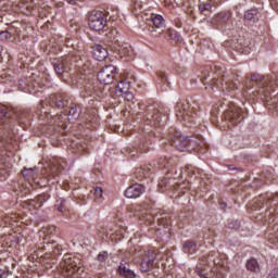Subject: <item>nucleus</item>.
<instances>
[{
	"instance_id": "aec40b11",
	"label": "nucleus",
	"mask_w": 278,
	"mask_h": 278,
	"mask_svg": "<svg viewBox=\"0 0 278 278\" xmlns=\"http://www.w3.org/2000/svg\"><path fill=\"white\" fill-rule=\"evenodd\" d=\"M195 273L200 278H214V273L212 271L210 266L204 267L203 265H200L195 267Z\"/></svg>"
},
{
	"instance_id": "49530a36",
	"label": "nucleus",
	"mask_w": 278,
	"mask_h": 278,
	"mask_svg": "<svg viewBox=\"0 0 278 278\" xmlns=\"http://www.w3.org/2000/svg\"><path fill=\"white\" fill-rule=\"evenodd\" d=\"M70 5H75L77 4V1H83V0H66Z\"/></svg>"
},
{
	"instance_id": "423d86ee",
	"label": "nucleus",
	"mask_w": 278,
	"mask_h": 278,
	"mask_svg": "<svg viewBox=\"0 0 278 278\" xmlns=\"http://www.w3.org/2000/svg\"><path fill=\"white\" fill-rule=\"evenodd\" d=\"M61 268H63V270L66 273H70V275H75V273H84L81 260H79V257L72 256L71 254H65L63 256Z\"/></svg>"
},
{
	"instance_id": "473e14b6",
	"label": "nucleus",
	"mask_w": 278,
	"mask_h": 278,
	"mask_svg": "<svg viewBox=\"0 0 278 278\" xmlns=\"http://www.w3.org/2000/svg\"><path fill=\"white\" fill-rule=\"evenodd\" d=\"M213 5H212V1H207V2H202L199 4V10L200 12H210V10H212Z\"/></svg>"
},
{
	"instance_id": "4468645a",
	"label": "nucleus",
	"mask_w": 278,
	"mask_h": 278,
	"mask_svg": "<svg viewBox=\"0 0 278 278\" xmlns=\"http://www.w3.org/2000/svg\"><path fill=\"white\" fill-rule=\"evenodd\" d=\"M50 108H66L68 105V100H66V94L64 93H53L48 100Z\"/></svg>"
},
{
	"instance_id": "052dcab7",
	"label": "nucleus",
	"mask_w": 278,
	"mask_h": 278,
	"mask_svg": "<svg viewBox=\"0 0 278 278\" xmlns=\"http://www.w3.org/2000/svg\"><path fill=\"white\" fill-rule=\"evenodd\" d=\"M3 31V29L0 28V34Z\"/></svg>"
},
{
	"instance_id": "dca6fc26",
	"label": "nucleus",
	"mask_w": 278,
	"mask_h": 278,
	"mask_svg": "<svg viewBox=\"0 0 278 278\" xmlns=\"http://www.w3.org/2000/svg\"><path fill=\"white\" fill-rule=\"evenodd\" d=\"M83 97H92V99H101L103 97V88L97 85H89L83 91Z\"/></svg>"
},
{
	"instance_id": "a878e982",
	"label": "nucleus",
	"mask_w": 278,
	"mask_h": 278,
	"mask_svg": "<svg viewBox=\"0 0 278 278\" xmlns=\"http://www.w3.org/2000/svg\"><path fill=\"white\" fill-rule=\"evenodd\" d=\"M62 169H64V166L62 164H52L50 166V173L47 177H58Z\"/></svg>"
},
{
	"instance_id": "0eeeda50",
	"label": "nucleus",
	"mask_w": 278,
	"mask_h": 278,
	"mask_svg": "<svg viewBox=\"0 0 278 278\" xmlns=\"http://www.w3.org/2000/svg\"><path fill=\"white\" fill-rule=\"evenodd\" d=\"M89 27L93 31H103L108 27V17L101 11H93L89 16Z\"/></svg>"
},
{
	"instance_id": "de8ad7c7",
	"label": "nucleus",
	"mask_w": 278,
	"mask_h": 278,
	"mask_svg": "<svg viewBox=\"0 0 278 278\" xmlns=\"http://www.w3.org/2000/svg\"><path fill=\"white\" fill-rule=\"evenodd\" d=\"M86 128L87 129H97V126H94L93 124H87Z\"/></svg>"
},
{
	"instance_id": "393cba45",
	"label": "nucleus",
	"mask_w": 278,
	"mask_h": 278,
	"mask_svg": "<svg viewBox=\"0 0 278 278\" xmlns=\"http://www.w3.org/2000/svg\"><path fill=\"white\" fill-rule=\"evenodd\" d=\"M119 274L126 278H136V273L123 263L119 265Z\"/></svg>"
},
{
	"instance_id": "5fc2aeb1",
	"label": "nucleus",
	"mask_w": 278,
	"mask_h": 278,
	"mask_svg": "<svg viewBox=\"0 0 278 278\" xmlns=\"http://www.w3.org/2000/svg\"><path fill=\"white\" fill-rule=\"evenodd\" d=\"M49 229H50V230L48 231V233H53V231H55V227H53V226L50 227Z\"/></svg>"
},
{
	"instance_id": "e433bc0d",
	"label": "nucleus",
	"mask_w": 278,
	"mask_h": 278,
	"mask_svg": "<svg viewBox=\"0 0 278 278\" xmlns=\"http://www.w3.org/2000/svg\"><path fill=\"white\" fill-rule=\"evenodd\" d=\"M10 38H12V34H10V31L2 30L0 33V40H10Z\"/></svg>"
},
{
	"instance_id": "58836bf2",
	"label": "nucleus",
	"mask_w": 278,
	"mask_h": 278,
	"mask_svg": "<svg viewBox=\"0 0 278 278\" xmlns=\"http://www.w3.org/2000/svg\"><path fill=\"white\" fill-rule=\"evenodd\" d=\"M126 101H132L134 99V93L127 91L126 93L121 94Z\"/></svg>"
},
{
	"instance_id": "6ab92c4d",
	"label": "nucleus",
	"mask_w": 278,
	"mask_h": 278,
	"mask_svg": "<svg viewBox=\"0 0 278 278\" xmlns=\"http://www.w3.org/2000/svg\"><path fill=\"white\" fill-rule=\"evenodd\" d=\"M154 261H155V254L151 253V254L144 255L140 264L141 273H149V270L153 268Z\"/></svg>"
},
{
	"instance_id": "b1692460",
	"label": "nucleus",
	"mask_w": 278,
	"mask_h": 278,
	"mask_svg": "<svg viewBox=\"0 0 278 278\" xmlns=\"http://www.w3.org/2000/svg\"><path fill=\"white\" fill-rule=\"evenodd\" d=\"M23 177L28 179V181H35V184H38L39 186H42L39 181L36 180V169L34 168H25L23 172Z\"/></svg>"
},
{
	"instance_id": "4c0bfd02",
	"label": "nucleus",
	"mask_w": 278,
	"mask_h": 278,
	"mask_svg": "<svg viewBox=\"0 0 278 278\" xmlns=\"http://www.w3.org/2000/svg\"><path fill=\"white\" fill-rule=\"evenodd\" d=\"M157 77L161 79L162 84H168V76L164 72H157Z\"/></svg>"
},
{
	"instance_id": "864d4df0",
	"label": "nucleus",
	"mask_w": 278,
	"mask_h": 278,
	"mask_svg": "<svg viewBox=\"0 0 278 278\" xmlns=\"http://www.w3.org/2000/svg\"><path fill=\"white\" fill-rule=\"evenodd\" d=\"M194 138H195V140H203V136H201V135H195Z\"/></svg>"
},
{
	"instance_id": "f257e3e1",
	"label": "nucleus",
	"mask_w": 278,
	"mask_h": 278,
	"mask_svg": "<svg viewBox=\"0 0 278 278\" xmlns=\"http://www.w3.org/2000/svg\"><path fill=\"white\" fill-rule=\"evenodd\" d=\"M270 92H275V85H273V79H270V77H260L258 89H249L245 91V97H248V94L261 97V99L265 101V105L268 108V110L278 111V98L270 97Z\"/></svg>"
},
{
	"instance_id": "13d9d810",
	"label": "nucleus",
	"mask_w": 278,
	"mask_h": 278,
	"mask_svg": "<svg viewBox=\"0 0 278 278\" xmlns=\"http://www.w3.org/2000/svg\"><path fill=\"white\" fill-rule=\"evenodd\" d=\"M70 143H71V147H73L74 142H73V141H70Z\"/></svg>"
},
{
	"instance_id": "f3484780",
	"label": "nucleus",
	"mask_w": 278,
	"mask_h": 278,
	"mask_svg": "<svg viewBox=\"0 0 278 278\" xmlns=\"http://www.w3.org/2000/svg\"><path fill=\"white\" fill-rule=\"evenodd\" d=\"M10 160L8 157H3V154H0V181H5L8 177H10Z\"/></svg>"
},
{
	"instance_id": "c85d7f7f",
	"label": "nucleus",
	"mask_w": 278,
	"mask_h": 278,
	"mask_svg": "<svg viewBox=\"0 0 278 278\" xmlns=\"http://www.w3.org/2000/svg\"><path fill=\"white\" fill-rule=\"evenodd\" d=\"M245 266L251 273H257L260 270V264H257L255 258L249 260Z\"/></svg>"
},
{
	"instance_id": "39448f33",
	"label": "nucleus",
	"mask_w": 278,
	"mask_h": 278,
	"mask_svg": "<svg viewBox=\"0 0 278 278\" xmlns=\"http://www.w3.org/2000/svg\"><path fill=\"white\" fill-rule=\"evenodd\" d=\"M9 118L10 115H8V109L3 105H0V121H4V124L2 126V139L15 140V138H18V134L14 129V123Z\"/></svg>"
},
{
	"instance_id": "7c9ffc66",
	"label": "nucleus",
	"mask_w": 278,
	"mask_h": 278,
	"mask_svg": "<svg viewBox=\"0 0 278 278\" xmlns=\"http://www.w3.org/2000/svg\"><path fill=\"white\" fill-rule=\"evenodd\" d=\"M140 177H151V165H143L139 169Z\"/></svg>"
},
{
	"instance_id": "ddd939ff",
	"label": "nucleus",
	"mask_w": 278,
	"mask_h": 278,
	"mask_svg": "<svg viewBox=\"0 0 278 278\" xmlns=\"http://www.w3.org/2000/svg\"><path fill=\"white\" fill-rule=\"evenodd\" d=\"M71 58L63 56L61 59H54L52 61V66L56 73V75H64L68 68H71Z\"/></svg>"
},
{
	"instance_id": "c756f323",
	"label": "nucleus",
	"mask_w": 278,
	"mask_h": 278,
	"mask_svg": "<svg viewBox=\"0 0 278 278\" xmlns=\"http://www.w3.org/2000/svg\"><path fill=\"white\" fill-rule=\"evenodd\" d=\"M188 144H190V141H188V140H175L174 141V147H176V149L178 151H186L188 149Z\"/></svg>"
},
{
	"instance_id": "a19ab883",
	"label": "nucleus",
	"mask_w": 278,
	"mask_h": 278,
	"mask_svg": "<svg viewBox=\"0 0 278 278\" xmlns=\"http://www.w3.org/2000/svg\"><path fill=\"white\" fill-rule=\"evenodd\" d=\"M169 36L173 40H177L178 42H179V40H181V36H179V34H177V31H174V33L172 31Z\"/></svg>"
},
{
	"instance_id": "3c124183",
	"label": "nucleus",
	"mask_w": 278,
	"mask_h": 278,
	"mask_svg": "<svg viewBox=\"0 0 278 278\" xmlns=\"http://www.w3.org/2000/svg\"><path fill=\"white\" fill-rule=\"evenodd\" d=\"M52 147H60V141L59 140L52 141Z\"/></svg>"
},
{
	"instance_id": "5701e85b",
	"label": "nucleus",
	"mask_w": 278,
	"mask_h": 278,
	"mask_svg": "<svg viewBox=\"0 0 278 278\" xmlns=\"http://www.w3.org/2000/svg\"><path fill=\"white\" fill-rule=\"evenodd\" d=\"M129 92V81L127 80H121L117 84V87L115 89V93L117 94V97H121V94L127 93Z\"/></svg>"
},
{
	"instance_id": "a211bd4d",
	"label": "nucleus",
	"mask_w": 278,
	"mask_h": 278,
	"mask_svg": "<svg viewBox=\"0 0 278 278\" xmlns=\"http://www.w3.org/2000/svg\"><path fill=\"white\" fill-rule=\"evenodd\" d=\"M92 55L98 62H103L109 55L108 49L101 45H94L91 48Z\"/></svg>"
},
{
	"instance_id": "6e6552de",
	"label": "nucleus",
	"mask_w": 278,
	"mask_h": 278,
	"mask_svg": "<svg viewBox=\"0 0 278 278\" xmlns=\"http://www.w3.org/2000/svg\"><path fill=\"white\" fill-rule=\"evenodd\" d=\"M116 75H118V70L114 65H106L102 67V70L98 73V79L100 84H104L109 86L110 84H114V79H116Z\"/></svg>"
},
{
	"instance_id": "4d7b16f0",
	"label": "nucleus",
	"mask_w": 278,
	"mask_h": 278,
	"mask_svg": "<svg viewBox=\"0 0 278 278\" xmlns=\"http://www.w3.org/2000/svg\"><path fill=\"white\" fill-rule=\"evenodd\" d=\"M58 210H59V212H64V211L62 210V206H59Z\"/></svg>"
},
{
	"instance_id": "bf43d9fd",
	"label": "nucleus",
	"mask_w": 278,
	"mask_h": 278,
	"mask_svg": "<svg viewBox=\"0 0 278 278\" xmlns=\"http://www.w3.org/2000/svg\"><path fill=\"white\" fill-rule=\"evenodd\" d=\"M38 207H42V204H41V203H39Z\"/></svg>"
},
{
	"instance_id": "79ce46f5",
	"label": "nucleus",
	"mask_w": 278,
	"mask_h": 278,
	"mask_svg": "<svg viewBox=\"0 0 278 278\" xmlns=\"http://www.w3.org/2000/svg\"><path fill=\"white\" fill-rule=\"evenodd\" d=\"M105 257H108V252H102L98 255L99 262H103V260H105Z\"/></svg>"
},
{
	"instance_id": "bb28decb",
	"label": "nucleus",
	"mask_w": 278,
	"mask_h": 278,
	"mask_svg": "<svg viewBox=\"0 0 278 278\" xmlns=\"http://www.w3.org/2000/svg\"><path fill=\"white\" fill-rule=\"evenodd\" d=\"M119 53L121 55H124L126 58H134V50L131 49V46H129L128 43L123 45L119 48Z\"/></svg>"
},
{
	"instance_id": "603ef678",
	"label": "nucleus",
	"mask_w": 278,
	"mask_h": 278,
	"mask_svg": "<svg viewBox=\"0 0 278 278\" xmlns=\"http://www.w3.org/2000/svg\"><path fill=\"white\" fill-rule=\"evenodd\" d=\"M251 79L252 81H260V78L256 75H253Z\"/></svg>"
},
{
	"instance_id": "f03ea898",
	"label": "nucleus",
	"mask_w": 278,
	"mask_h": 278,
	"mask_svg": "<svg viewBox=\"0 0 278 278\" xmlns=\"http://www.w3.org/2000/svg\"><path fill=\"white\" fill-rule=\"evenodd\" d=\"M210 86L212 90H222L224 94L233 97V92L240 87V79L238 75L224 74L220 78H213Z\"/></svg>"
},
{
	"instance_id": "c9c22d12",
	"label": "nucleus",
	"mask_w": 278,
	"mask_h": 278,
	"mask_svg": "<svg viewBox=\"0 0 278 278\" xmlns=\"http://www.w3.org/2000/svg\"><path fill=\"white\" fill-rule=\"evenodd\" d=\"M93 197L94 199H101L103 197V188L96 187L93 190Z\"/></svg>"
},
{
	"instance_id": "a18cd8bd",
	"label": "nucleus",
	"mask_w": 278,
	"mask_h": 278,
	"mask_svg": "<svg viewBox=\"0 0 278 278\" xmlns=\"http://www.w3.org/2000/svg\"><path fill=\"white\" fill-rule=\"evenodd\" d=\"M175 25H176V27L181 28V27H182L181 20L176 18V20H175Z\"/></svg>"
},
{
	"instance_id": "1a4fd4ad",
	"label": "nucleus",
	"mask_w": 278,
	"mask_h": 278,
	"mask_svg": "<svg viewBox=\"0 0 278 278\" xmlns=\"http://www.w3.org/2000/svg\"><path fill=\"white\" fill-rule=\"evenodd\" d=\"M35 255L36 257H46L47 260H49L51 255H53L54 257L56 255H62V249H60V247H58V243L55 242L47 243L46 245L39 248L35 252Z\"/></svg>"
},
{
	"instance_id": "ea45409f",
	"label": "nucleus",
	"mask_w": 278,
	"mask_h": 278,
	"mask_svg": "<svg viewBox=\"0 0 278 278\" xmlns=\"http://www.w3.org/2000/svg\"><path fill=\"white\" fill-rule=\"evenodd\" d=\"M187 168L189 170V175H197V173H199V168H197L192 165H189Z\"/></svg>"
},
{
	"instance_id": "2f4dec72",
	"label": "nucleus",
	"mask_w": 278,
	"mask_h": 278,
	"mask_svg": "<svg viewBox=\"0 0 278 278\" xmlns=\"http://www.w3.org/2000/svg\"><path fill=\"white\" fill-rule=\"evenodd\" d=\"M18 89L22 90V92H27V90H29L27 78H22L18 80Z\"/></svg>"
},
{
	"instance_id": "20e7f679",
	"label": "nucleus",
	"mask_w": 278,
	"mask_h": 278,
	"mask_svg": "<svg viewBox=\"0 0 278 278\" xmlns=\"http://www.w3.org/2000/svg\"><path fill=\"white\" fill-rule=\"evenodd\" d=\"M242 118V109L236 105V103L229 102L228 109L222 115L224 129H231V127H236Z\"/></svg>"
},
{
	"instance_id": "72a5a7b5",
	"label": "nucleus",
	"mask_w": 278,
	"mask_h": 278,
	"mask_svg": "<svg viewBox=\"0 0 278 278\" xmlns=\"http://www.w3.org/2000/svg\"><path fill=\"white\" fill-rule=\"evenodd\" d=\"M229 13H219L217 14L216 18L219 23H227V21H229Z\"/></svg>"
},
{
	"instance_id": "9b49d317",
	"label": "nucleus",
	"mask_w": 278,
	"mask_h": 278,
	"mask_svg": "<svg viewBox=\"0 0 278 278\" xmlns=\"http://www.w3.org/2000/svg\"><path fill=\"white\" fill-rule=\"evenodd\" d=\"M176 116L178 121H190L192 118V111H190V103L188 101L177 102Z\"/></svg>"
},
{
	"instance_id": "cd10ccee",
	"label": "nucleus",
	"mask_w": 278,
	"mask_h": 278,
	"mask_svg": "<svg viewBox=\"0 0 278 278\" xmlns=\"http://www.w3.org/2000/svg\"><path fill=\"white\" fill-rule=\"evenodd\" d=\"M151 21L157 29H162V27H164V17L162 15H152Z\"/></svg>"
},
{
	"instance_id": "09e8293b",
	"label": "nucleus",
	"mask_w": 278,
	"mask_h": 278,
	"mask_svg": "<svg viewBox=\"0 0 278 278\" xmlns=\"http://www.w3.org/2000/svg\"><path fill=\"white\" fill-rule=\"evenodd\" d=\"M0 278H8V273L0 270Z\"/></svg>"
},
{
	"instance_id": "9d476101",
	"label": "nucleus",
	"mask_w": 278,
	"mask_h": 278,
	"mask_svg": "<svg viewBox=\"0 0 278 278\" xmlns=\"http://www.w3.org/2000/svg\"><path fill=\"white\" fill-rule=\"evenodd\" d=\"M147 112V119L152 127H162L163 123H166V116L162 117L160 110L153 108L152 105L148 106Z\"/></svg>"
},
{
	"instance_id": "680f3d73",
	"label": "nucleus",
	"mask_w": 278,
	"mask_h": 278,
	"mask_svg": "<svg viewBox=\"0 0 278 278\" xmlns=\"http://www.w3.org/2000/svg\"><path fill=\"white\" fill-rule=\"evenodd\" d=\"M231 149H236V148L232 147Z\"/></svg>"
},
{
	"instance_id": "6e6d98bb",
	"label": "nucleus",
	"mask_w": 278,
	"mask_h": 278,
	"mask_svg": "<svg viewBox=\"0 0 278 278\" xmlns=\"http://www.w3.org/2000/svg\"><path fill=\"white\" fill-rule=\"evenodd\" d=\"M20 125L25 129V122L20 121Z\"/></svg>"
},
{
	"instance_id": "7ed1b4c3",
	"label": "nucleus",
	"mask_w": 278,
	"mask_h": 278,
	"mask_svg": "<svg viewBox=\"0 0 278 278\" xmlns=\"http://www.w3.org/2000/svg\"><path fill=\"white\" fill-rule=\"evenodd\" d=\"M80 114H81V109L77 106H72L67 115L60 114V115H55L54 117L51 116V113H49L47 110L42 109L40 118L41 121H45V118H47V121H50V118H52V121L54 122V125H58L59 127H61V129L63 130L62 134H64V129H66L67 127L66 116L70 123H75V121L79 118Z\"/></svg>"
},
{
	"instance_id": "f704fd0d",
	"label": "nucleus",
	"mask_w": 278,
	"mask_h": 278,
	"mask_svg": "<svg viewBox=\"0 0 278 278\" xmlns=\"http://www.w3.org/2000/svg\"><path fill=\"white\" fill-rule=\"evenodd\" d=\"M184 249H186L187 251H194V249H197V243L189 240L184 244Z\"/></svg>"
},
{
	"instance_id": "c03bdc74",
	"label": "nucleus",
	"mask_w": 278,
	"mask_h": 278,
	"mask_svg": "<svg viewBox=\"0 0 278 278\" xmlns=\"http://www.w3.org/2000/svg\"><path fill=\"white\" fill-rule=\"evenodd\" d=\"M83 68H84V71H89V70H90V61H86V62L83 64Z\"/></svg>"
},
{
	"instance_id": "4be33fe9",
	"label": "nucleus",
	"mask_w": 278,
	"mask_h": 278,
	"mask_svg": "<svg viewBox=\"0 0 278 278\" xmlns=\"http://www.w3.org/2000/svg\"><path fill=\"white\" fill-rule=\"evenodd\" d=\"M166 138L167 140H190L189 137H184L177 128H170Z\"/></svg>"
},
{
	"instance_id": "412c9836",
	"label": "nucleus",
	"mask_w": 278,
	"mask_h": 278,
	"mask_svg": "<svg viewBox=\"0 0 278 278\" xmlns=\"http://www.w3.org/2000/svg\"><path fill=\"white\" fill-rule=\"evenodd\" d=\"M257 9H251L245 11L243 18L244 21H249V23H257L260 16L257 15Z\"/></svg>"
},
{
	"instance_id": "2eb2a0df",
	"label": "nucleus",
	"mask_w": 278,
	"mask_h": 278,
	"mask_svg": "<svg viewBox=\"0 0 278 278\" xmlns=\"http://www.w3.org/2000/svg\"><path fill=\"white\" fill-rule=\"evenodd\" d=\"M142 194H144V186L140 184L131 185L125 190L126 199H138L142 197Z\"/></svg>"
},
{
	"instance_id": "f8f14e48",
	"label": "nucleus",
	"mask_w": 278,
	"mask_h": 278,
	"mask_svg": "<svg viewBox=\"0 0 278 278\" xmlns=\"http://www.w3.org/2000/svg\"><path fill=\"white\" fill-rule=\"evenodd\" d=\"M18 12L29 16L34 10H40L35 0H20L16 4Z\"/></svg>"
},
{
	"instance_id": "8fccbe9b",
	"label": "nucleus",
	"mask_w": 278,
	"mask_h": 278,
	"mask_svg": "<svg viewBox=\"0 0 278 278\" xmlns=\"http://www.w3.org/2000/svg\"><path fill=\"white\" fill-rule=\"evenodd\" d=\"M271 5H274L276 10H278V0H271Z\"/></svg>"
},
{
	"instance_id": "37998d69",
	"label": "nucleus",
	"mask_w": 278,
	"mask_h": 278,
	"mask_svg": "<svg viewBox=\"0 0 278 278\" xmlns=\"http://www.w3.org/2000/svg\"><path fill=\"white\" fill-rule=\"evenodd\" d=\"M267 278H278V269L273 270Z\"/></svg>"
}]
</instances>
